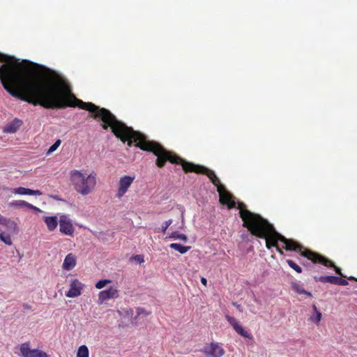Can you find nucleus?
Wrapping results in <instances>:
<instances>
[{
    "mask_svg": "<svg viewBox=\"0 0 357 357\" xmlns=\"http://www.w3.org/2000/svg\"><path fill=\"white\" fill-rule=\"evenodd\" d=\"M75 107L89 111L91 113V116L94 119H100L103 122L102 128L104 130L110 128L114 135L121 142L123 143L128 142V146H132V142H135V146L141 150L152 152L157 156L155 165L158 167H163L167 161L172 164H179L185 173L195 172L206 175L217 189L218 186L223 185L214 171L204 166L185 160L174 153L166 150L159 143L149 140L142 133L127 126L124 123L119 121L109 110L100 108L92 102H83L73 93V107Z\"/></svg>",
    "mask_w": 357,
    "mask_h": 357,
    "instance_id": "1",
    "label": "nucleus"
},
{
    "mask_svg": "<svg viewBox=\"0 0 357 357\" xmlns=\"http://www.w3.org/2000/svg\"><path fill=\"white\" fill-rule=\"evenodd\" d=\"M252 220V222H251L250 221L245 222V225H248L250 227L249 228V231L253 236L260 238H264L266 240V247L267 249L270 250L273 247H275L280 255H283L284 253L282 248L278 245V242L280 241L284 244L282 248L284 250L298 252L301 257L307 258L313 264H321L326 267L333 268L337 275L345 277L342 273L341 268L336 266L335 263L331 259L318 252L305 248L294 239L287 238L278 233L273 225L267 220L262 217H258L257 220Z\"/></svg>",
    "mask_w": 357,
    "mask_h": 357,
    "instance_id": "2",
    "label": "nucleus"
},
{
    "mask_svg": "<svg viewBox=\"0 0 357 357\" xmlns=\"http://www.w3.org/2000/svg\"><path fill=\"white\" fill-rule=\"evenodd\" d=\"M69 176L71 184L77 193L85 196L95 190L97 178L94 172L86 175L79 170L73 169L70 172Z\"/></svg>",
    "mask_w": 357,
    "mask_h": 357,
    "instance_id": "3",
    "label": "nucleus"
},
{
    "mask_svg": "<svg viewBox=\"0 0 357 357\" xmlns=\"http://www.w3.org/2000/svg\"><path fill=\"white\" fill-rule=\"evenodd\" d=\"M201 351L206 357H221L225 354V349L222 347V344L218 342L206 344Z\"/></svg>",
    "mask_w": 357,
    "mask_h": 357,
    "instance_id": "4",
    "label": "nucleus"
},
{
    "mask_svg": "<svg viewBox=\"0 0 357 357\" xmlns=\"http://www.w3.org/2000/svg\"><path fill=\"white\" fill-rule=\"evenodd\" d=\"M20 351L22 357H48L45 351L39 349H31L29 342L22 343L20 347Z\"/></svg>",
    "mask_w": 357,
    "mask_h": 357,
    "instance_id": "5",
    "label": "nucleus"
},
{
    "mask_svg": "<svg viewBox=\"0 0 357 357\" xmlns=\"http://www.w3.org/2000/svg\"><path fill=\"white\" fill-rule=\"evenodd\" d=\"M238 208H239L240 217L243 220V226L249 230L250 226L245 225V222H250V220H257L258 217H261L260 215L252 213L245 208V205L243 203H239ZM252 220H250V222Z\"/></svg>",
    "mask_w": 357,
    "mask_h": 357,
    "instance_id": "6",
    "label": "nucleus"
},
{
    "mask_svg": "<svg viewBox=\"0 0 357 357\" xmlns=\"http://www.w3.org/2000/svg\"><path fill=\"white\" fill-rule=\"evenodd\" d=\"M59 231L63 234L73 236L75 228L67 215H61L59 218Z\"/></svg>",
    "mask_w": 357,
    "mask_h": 357,
    "instance_id": "7",
    "label": "nucleus"
},
{
    "mask_svg": "<svg viewBox=\"0 0 357 357\" xmlns=\"http://www.w3.org/2000/svg\"><path fill=\"white\" fill-rule=\"evenodd\" d=\"M135 176H124L121 177L119 182V188L116 193L118 198L122 197L128 191L135 180Z\"/></svg>",
    "mask_w": 357,
    "mask_h": 357,
    "instance_id": "8",
    "label": "nucleus"
},
{
    "mask_svg": "<svg viewBox=\"0 0 357 357\" xmlns=\"http://www.w3.org/2000/svg\"><path fill=\"white\" fill-rule=\"evenodd\" d=\"M225 318L229 324L232 326L233 329L240 335L250 340L253 339V336L250 333L244 329L239 322L233 317L226 315Z\"/></svg>",
    "mask_w": 357,
    "mask_h": 357,
    "instance_id": "9",
    "label": "nucleus"
},
{
    "mask_svg": "<svg viewBox=\"0 0 357 357\" xmlns=\"http://www.w3.org/2000/svg\"><path fill=\"white\" fill-rule=\"evenodd\" d=\"M217 191L219 193V201L220 204H227L229 209L235 207L236 204L232 200L231 195L226 190L224 185L218 186Z\"/></svg>",
    "mask_w": 357,
    "mask_h": 357,
    "instance_id": "10",
    "label": "nucleus"
},
{
    "mask_svg": "<svg viewBox=\"0 0 357 357\" xmlns=\"http://www.w3.org/2000/svg\"><path fill=\"white\" fill-rule=\"evenodd\" d=\"M119 296V291L116 287H110L107 290H103L98 294V302L102 304L106 301L109 299L117 298Z\"/></svg>",
    "mask_w": 357,
    "mask_h": 357,
    "instance_id": "11",
    "label": "nucleus"
},
{
    "mask_svg": "<svg viewBox=\"0 0 357 357\" xmlns=\"http://www.w3.org/2000/svg\"><path fill=\"white\" fill-rule=\"evenodd\" d=\"M83 284L77 279H74L70 284V289L66 293L68 298H75L81 295Z\"/></svg>",
    "mask_w": 357,
    "mask_h": 357,
    "instance_id": "12",
    "label": "nucleus"
},
{
    "mask_svg": "<svg viewBox=\"0 0 357 357\" xmlns=\"http://www.w3.org/2000/svg\"><path fill=\"white\" fill-rule=\"evenodd\" d=\"M0 227H1V229L4 228L6 233L11 234L13 235L17 234L19 230L15 222L4 217L1 219Z\"/></svg>",
    "mask_w": 357,
    "mask_h": 357,
    "instance_id": "13",
    "label": "nucleus"
},
{
    "mask_svg": "<svg viewBox=\"0 0 357 357\" xmlns=\"http://www.w3.org/2000/svg\"><path fill=\"white\" fill-rule=\"evenodd\" d=\"M22 124L23 121L22 120L15 118L4 126L3 132L5 133H15L19 130Z\"/></svg>",
    "mask_w": 357,
    "mask_h": 357,
    "instance_id": "14",
    "label": "nucleus"
},
{
    "mask_svg": "<svg viewBox=\"0 0 357 357\" xmlns=\"http://www.w3.org/2000/svg\"><path fill=\"white\" fill-rule=\"evenodd\" d=\"M11 192L14 194L21 195H41L42 192L38 190H31L29 188H26L24 187H19L16 188H13Z\"/></svg>",
    "mask_w": 357,
    "mask_h": 357,
    "instance_id": "15",
    "label": "nucleus"
},
{
    "mask_svg": "<svg viewBox=\"0 0 357 357\" xmlns=\"http://www.w3.org/2000/svg\"><path fill=\"white\" fill-rule=\"evenodd\" d=\"M76 265V257L73 253L68 254L63 261L62 268L66 271L72 270Z\"/></svg>",
    "mask_w": 357,
    "mask_h": 357,
    "instance_id": "16",
    "label": "nucleus"
},
{
    "mask_svg": "<svg viewBox=\"0 0 357 357\" xmlns=\"http://www.w3.org/2000/svg\"><path fill=\"white\" fill-rule=\"evenodd\" d=\"M10 206L17 208L26 207L36 211H40V208L24 200L13 201L12 202L10 203Z\"/></svg>",
    "mask_w": 357,
    "mask_h": 357,
    "instance_id": "17",
    "label": "nucleus"
},
{
    "mask_svg": "<svg viewBox=\"0 0 357 357\" xmlns=\"http://www.w3.org/2000/svg\"><path fill=\"white\" fill-rule=\"evenodd\" d=\"M43 220L50 231H54L58 226V219L56 216H45L43 218Z\"/></svg>",
    "mask_w": 357,
    "mask_h": 357,
    "instance_id": "18",
    "label": "nucleus"
},
{
    "mask_svg": "<svg viewBox=\"0 0 357 357\" xmlns=\"http://www.w3.org/2000/svg\"><path fill=\"white\" fill-rule=\"evenodd\" d=\"M315 282H321L323 283H331L333 284H337V276H314L313 277Z\"/></svg>",
    "mask_w": 357,
    "mask_h": 357,
    "instance_id": "19",
    "label": "nucleus"
},
{
    "mask_svg": "<svg viewBox=\"0 0 357 357\" xmlns=\"http://www.w3.org/2000/svg\"><path fill=\"white\" fill-rule=\"evenodd\" d=\"M291 287L292 289L298 294H305L310 297H312V294L310 291H305L303 285L299 283L293 282L291 284Z\"/></svg>",
    "mask_w": 357,
    "mask_h": 357,
    "instance_id": "20",
    "label": "nucleus"
},
{
    "mask_svg": "<svg viewBox=\"0 0 357 357\" xmlns=\"http://www.w3.org/2000/svg\"><path fill=\"white\" fill-rule=\"evenodd\" d=\"M169 247L172 249H174V250L179 252L181 254L186 253L191 248L190 246H184L179 243H171L169 245Z\"/></svg>",
    "mask_w": 357,
    "mask_h": 357,
    "instance_id": "21",
    "label": "nucleus"
},
{
    "mask_svg": "<svg viewBox=\"0 0 357 357\" xmlns=\"http://www.w3.org/2000/svg\"><path fill=\"white\" fill-rule=\"evenodd\" d=\"M10 235L11 234H8L6 231H1V227H0V239L5 244L11 245L13 243Z\"/></svg>",
    "mask_w": 357,
    "mask_h": 357,
    "instance_id": "22",
    "label": "nucleus"
},
{
    "mask_svg": "<svg viewBox=\"0 0 357 357\" xmlns=\"http://www.w3.org/2000/svg\"><path fill=\"white\" fill-rule=\"evenodd\" d=\"M77 357H89V349L86 345H82L79 347Z\"/></svg>",
    "mask_w": 357,
    "mask_h": 357,
    "instance_id": "23",
    "label": "nucleus"
},
{
    "mask_svg": "<svg viewBox=\"0 0 357 357\" xmlns=\"http://www.w3.org/2000/svg\"><path fill=\"white\" fill-rule=\"evenodd\" d=\"M169 238H173V239H179L184 242H186L188 240V237L186 235L183 234H179L178 231L172 232L170 234Z\"/></svg>",
    "mask_w": 357,
    "mask_h": 357,
    "instance_id": "24",
    "label": "nucleus"
},
{
    "mask_svg": "<svg viewBox=\"0 0 357 357\" xmlns=\"http://www.w3.org/2000/svg\"><path fill=\"white\" fill-rule=\"evenodd\" d=\"M287 264L294 269L296 273H302V268L301 266H299L296 262H294L291 259H287L286 260Z\"/></svg>",
    "mask_w": 357,
    "mask_h": 357,
    "instance_id": "25",
    "label": "nucleus"
},
{
    "mask_svg": "<svg viewBox=\"0 0 357 357\" xmlns=\"http://www.w3.org/2000/svg\"><path fill=\"white\" fill-rule=\"evenodd\" d=\"M112 281L110 280L105 279V280H100L98 282H96L95 287L98 289H101L104 287H105L107 284L111 283Z\"/></svg>",
    "mask_w": 357,
    "mask_h": 357,
    "instance_id": "26",
    "label": "nucleus"
},
{
    "mask_svg": "<svg viewBox=\"0 0 357 357\" xmlns=\"http://www.w3.org/2000/svg\"><path fill=\"white\" fill-rule=\"evenodd\" d=\"M322 314L320 312H317L315 315H312L310 317V320L316 324H319L321 319Z\"/></svg>",
    "mask_w": 357,
    "mask_h": 357,
    "instance_id": "27",
    "label": "nucleus"
},
{
    "mask_svg": "<svg viewBox=\"0 0 357 357\" xmlns=\"http://www.w3.org/2000/svg\"><path fill=\"white\" fill-rule=\"evenodd\" d=\"M61 144V140L60 139H57L48 149L47 151V153H51L52 152H54V151H56L57 149V148L59 146V145Z\"/></svg>",
    "mask_w": 357,
    "mask_h": 357,
    "instance_id": "28",
    "label": "nucleus"
},
{
    "mask_svg": "<svg viewBox=\"0 0 357 357\" xmlns=\"http://www.w3.org/2000/svg\"><path fill=\"white\" fill-rule=\"evenodd\" d=\"M172 219H169L167 221H165L162 225V231L163 233H165L166 231V230L167 229V228L172 225Z\"/></svg>",
    "mask_w": 357,
    "mask_h": 357,
    "instance_id": "29",
    "label": "nucleus"
},
{
    "mask_svg": "<svg viewBox=\"0 0 357 357\" xmlns=\"http://www.w3.org/2000/svg\"><path fill=\"white\" fill-rule=\"evenodd\" d=\"M132 259L137 261L139 264H142L144 261V256L142 255H137L132 257Z\"/></svg>",
    "mask_w": 357,
    "mask_h": 357,
    "instance_id": "30",
    "label": "nucleus"
},
{
    "mask_svg": "<svg viewBox=\"0 0 357 357\" xmlns=\"http://www.w3.org/2000/svg\"><path fill=\"white\" fill-rule=\"evenodd\" d=\"M336 284L337 285H342V286H347V285L349 284V282L346 280L337 277V284Z\"/></svg>",
    "mask_w": 357,
    "mask_h": 357,
    "instance_id": "31",
    "label": "nucleus"
},
{
    "mask_svg": "<svg viewBox=\"0 0 357 357\" xmlns=\"http://www.w3.org/2000/svg\"><path fill=\"white\" fill-rule=\"evenodd\" d=\"M201 282H202V284L203 285H204V286H206V285H207V280H206L205 278H204V277H202V278H201Z\"/></svg>",
    "mask_w": 357,
    "mask_h": 357,
    "instance_id": "32",
    "label": "nucleus"
},
{
    "mask_svg": "<svg viewBox=\"0 0 357 357\" xmlns=\"http://www.w3.org/2000/svg\"><path fill=\"white\" fill-rule=\"evenodd\" d=\"M301 264L305 267H310V264L309 262L307 261H303L301 262Z\"/></svg>",
    "mask_w": 357,
    "mask_h": 357,
    "instance_id": "33",
    "label": "nucleus"
},
{
    "mask_svg": "<svg viewBox=\"0 0 357 357\" xmlns=\"http://www.w3.org/2000/svg\"><path fill=\"white\" fill-rule=\"evenodd\" d=\"M23 307H24V309H26V310H31V306H30V305H28V304H26V303L23 304Z\"/></svg>",
    "mask_w": 357,
    "mask_h": 357,
    "instance_id": "34",
    "label": "nucleus"
},
{
    "mask_svg": "<svg viewBox=\"0 0 357 357\" xmlns=\"http://www.w3.org/2000/svg\"><path fill=\"white\" fill-rule=\"evenodd\" d=\"M312 308H313V310H314V313H315V314H317V312H319V311L317 310V306H316L315 305H313Z\"/></svg>",
    "mask_w": 357,
    "mask_h": 357,
    "instance_id": "35",
    "label": "nucleus"
},
{
    "mask_svg": "<svg viewBox=\"0 0 357 357\" xmlns=\"http://www.w3.org/2000/svg\"><path fill=\"white\" fill-rule=\"evenodd\" d=\"M312 308H313V310H314V313H315V314H317V312H319V311L317 310V306H316L315 305H313Z\"/></svg>",
    "mask_w": 357,
    "mask_h": 357,
    "instance_id": "36",
    "label": "nucleus"
},
{
    "mask_svg": "<svg viewBox=\"0 0 357 357\" xmlns=\"http://www.w3.org/2000/svg\"><path fill=\"white\" fill-rule=\"evenodd\" d=\"M348 279H349V280H356L355 278H354V277H349Z\"/></svg>",
    "mask_w": 357,
    "mask_h": 357,
    "instance_id": "37",
    "label": "nucleus"
}]
</instances>
